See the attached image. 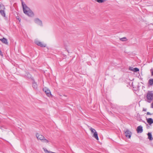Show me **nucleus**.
<instances>
[{"mask_svg":"<svg viewBox=\"0 0 153 153\" xmlns=\"http://www.w3.org/2000/svg\"><path fill=\"white\" fill-rule=\"evenodd\" d=\"M0 54L1 56H3V53L0 50Z\"/></svg>","mask_w":153,"mask_h":153,"instance_id":"nucleus-28","label":"nucleus"},{"mask_svg":"<svg viewBox=\"0 0 153 153\" xmlns=\"http://www.w3.org/2000/svg\"><path fill=\"white\" fill-rule=\"evenodd\" d=\"M147 135L148 136V139L150 140H152L153 138L152 137V135L151 133L150 132H149L147 134Z\"/></svg>","mask_w":153,"mask_h":153,"instance_id":"nucleus-13","label":"nucleus"},{"mask_svg":"<svg viewBox=\"0 0 153 153\" xmlns=\"http://www.w3.org/2000/svg\"><path fill=\"white\" fill-rule=\"evenodd\" d=\"M151 108H153V102H152V103L151 104Z\"/></svg>","mask_w":153,"mask_h":153,"instance_id":"nucleus-30","label":"nucleus"},{"mask_svg":"<svg viewBox=\"0 0 153 153\" xmlns=\"http://www.w3.org/2000/svg\"><path fill=\"white\" fill-rule=\"evenodd\" d=\"M149 83L150 85H152L153 84V79H151L149 80Z\"/></svg>","mask_w":153,"mask_h":153,"instance_id":"nucleus-15","label":"nucleus"},{"mask_svg":"<svg viewBox=\"0 0 153 153\" xmlns=\"http://www.w3.org/2000/svg\"><path fill=\"white\" fill-rule=\"evenodd\" d=\"M0 13L2 16L4 17L5 16V13L4 12V10L0 11Z\"/></svg>","mask_w":153,"mask_h":153,"instance_id":"nucleus-16","label":"nucleus"},{"mask_svg":"<svg viewBox=\"0 0 153 153\" xmlns=\"http://www.w3.org/2000/svg\"><path fill=\"white\" fill-rule=\"evenodd\" d=\"M151 74H152V75L153 76V71L152 72Z\"/></svg>","mask_w":153,"mask_h":153,"instance_id":"nucleus-32","label":"nucleus"},{"mask_svg":"<svg viewBox=\"0 0 153 153\" xmlns=\"http://www.w3.org/2000/svg\"><path fill=\"white\" fill-rule=\"evenodd\" d=\"M27 74V75H25V76L27 78H29L31 77V75L29 73H28Z\"/></svg>","mask_w":153,"mask_h":153,"instance_id":"nucleus-22","label":"nucleus"},{"mask_svg":"<svg viewBox=\"0 0 153 153\" xmlns=\"http://www.w3.org/2000/svg\"><path fill=\"white\" fill-rule=\"evenodd\" d=\"M143 127L140 126L137 127V132L138 133H140L143 131Z\"/></svg>","mask_w":153,"mask_h":153,"instance_id":"nucleus-8","label":"nucleus"},{"mask_svg":"<svg viewBox=\"0 0 153 153\" xmlns=\"http://www.w3.org/2000/svg\"><path fill=\"white\" fill-rule=\"evenodd\" d=\"M139 71V69L138 68H134L133 69V71L134 72H137Z\"/></svg>","mask_w":153,"mask_h":153,"instance_id":"nucleus-20","label":"nucleus"},{"mask_svg":"<svg viewBox=\"0 0 153 153\" xmlns=\"http://www.w3.org/2000/svg\"><path fill=\"white\" fill-rule=\"evenodd\" d=\"M36 135L38 140L42 141L43 140V139L44 138V137L41 134L37 133L36 134Z\"/></svg>","mask_w":153,"mask_h":153,"instance_id":"nucleus-6","label":"nucleus"},{"mask_svg":"<svg viewBox=\"0 0 153 153\" xmlns=\"http://www.w3.org/2000/svg\"><path fill=\"white\" fill-rule=\"evenodd\" d=\"M134 68H133V67H129V70H131V71H133V69Z\"/></svg>","mask_w":153,"mask_h":153,"instance_id":"nucleus-25","label":"nucleus"},{"mask_svg":"<svg viewBox=\"0 0 153 153\" xmlns=\"http://www.w3.org/2000/svg\"><path fill=\"white\" fill-rule=\"evenodd\" d=\"M143 111H146V109H145L144 108H143Z\"/></svg>","mask_w":153,"mask_h":153,"instance_id":"nucleus-31","label":"nucleus"},{"mask_svg":"<svg viewBox=\"0 0 153 153\" xmlns=\"http://www.w3.org/2000/svg\"><path fill=\"white\" fill-rule=\"evenodd\" d=\"M89 129L92 133H94L95 132H97L96 130L95 129L92 128L91 127H90Z\"/></svg>","mask_w":153,"mask_h":153,"instance_id":"nucleus-17","label":"nucleus"},{"mask_svg":"<svg viewBox=\"0 0 153 153\" xmlns=\"http://www.w3.org/2000/svg\"><path fill=\"white\" fill-rule=\"evenodd\" d=\"M44 149V151H45V152H48V153H50V151H48V150H47L46 149Z\"/></svg>","mask_w":153,"mask_h":153,"instance_id":"nucleus-23","label":"nucleus"},{"mask_svg":"<svg viewBox=\"0 0 153 153\" xmlns=\"http://www.w3.org/2000/svg\"><path fill=\"white\" fill-rule=\"evenodd\" d=\"M16 18L19 21V22H20L21 19L20 18L18 17V18L16 17Z\"/></svg>","mask_w":153,"mask_h":153,"instance_id":"nucleus-29","label":"nucleus"},{"mask_svg":"<svg viewBox=\"0 0 153 153\" xmlns=\"http://www.w3.org/2000/svg\"><path fill=\"white\" fill-rule=\"evenodd\" d=\"M146 99L147 101L150 102L153 99V93L152 91H149L146 95Z\"/></svg>","mask_w":153,"mask_h":153,"instance_id":"nucleus-2","label":"nucleus"},{"mask_svg":"<svg viewBox=\"0 0 153 153\" xmlns=\"http://www.w3.org/2000/svg\"><path fill=\"white\" fill-rule=\"evenodd\" d=\"M22 5L23 8L24 13L28 16L30 17H33L34 14L32 11L22 1Z\"/></svg>","mask_w":153,"mask_h":153,"instance_id":"nucleus-1","label":"nucleus"},{"mask_svg":"<svg viewBox=\"0 0 153 153\" xmlns=\"http://www.w3.org/2000/svg\"><path fill=\"white\" fill-rule=\"evenodd\" d=\"M147 122L151 125L153 123V119L152 118H146Z\"/></svg>","mask_w":153,"mask_h":153,"instance_id":"nucleus-10","label":"nucleus"},{"mask_svg":"<svg viewBox=\"0 0 153 153\" xmlns=\"http://www.w3.org/2000/svg\"><path fill=\"white\" fill-rule=\"evenodd\" d=\"M5 9V7L2 4H0V11L4 10Z\"/></svg>","mask_w":153,"mask_h":153,"instance_id":"nucleus-14","label":"nucleus"},{"mask_svg":"<svg viewBox=\"0 0 153 153\" xmlns=\"http://www.w3.org/2000/svg\"><path fill=\"white\" fill-rule=\"evenodd\" d=\"M34 22L35 23L41 26H42V21L38 18H36L34 19Z\"/></svg>","mask_w":153,"mask_h":153,"instance_id":"nucleus-7","label":"nucleus"},{"mask_svg":"<svg viewBox=\"0 0 153 153\" xmlns=\"http://www.w3.org/2000/svg\"><path fill=\"white\" fill-rule=\"evenodd\" d=\"M0 40L3 43L6 44H8L7 39L5 38H3L2 39H0Z\"/></svg>","mask_w":153,"mask_h":153,"instance_id":"nucleus-11","label":"nucleus"},{"mask_svg":"<svg viewBox=\"0 0 153 153\" xmlns=\"http://www.w3.org/2000/svg\"><path fill=\"white\" fill-rule=\"evenodd\" d=\"M35 43L37 45L39 46L42 47H45L46 46V44H44L42 42L38 41H35Z\"/></svg>","mask_w":153,"mask_h":153,"instance_id":"nucleus-5","label":"nucleus"},{"mask_svg":"<svg viewBox=\"0 0 153 153\" xmlns=\"http://www.w3.org/2000/svg\"><path fill=\"white\" fill-rule=\"evenodd\" d=\"M92 137L95 138L97 140H99L98 134L97 132H95V133H94Z\"/></svg>","mask_w":153,"mask_h":153,"instance_id":"nucleus-12","label":"nucleus"},{"mask_svg":"<svg viewBox=\"0 0 153 153\" xmlns=\"http://www.w3.org/2000/svg\"><path fill=\"white\" fill-rule=\"evenodd\" d=\"M0 54L1 56H3V53L0 50Z\"/></svg>","mask_w":153,"mask_h":153,"instance_id":"nucleus-27","label":"nucleus"},{"mask_svg":"<svg viewBox=\"0 0 153 153\" xmlns=\"http://www.w3.org/2000/svg\"><path fill=\"white\" fill-rule=\"evenodd\" d=\"M152 114H151L149 112H147L146 113V114L147 115H151Z\"/></svg>","mask_w":153,"mask_h":153,"instance_id":"nucleus-24","label":"nucleus"},{"mask_svg":"<svg viewBox=\"0 0 153 153\" xmlns=\"http://www.w3.org/2000/svg\"><path fill=\"white\" fill-rule=\"evenodd\" d=\"M43 91L45 92L47 96L48 97L51 96L52 95L50 90L47 88H45L43 89Z\"/></svg>","mask_w":153,"mask_h":153,"instance_id":"nucleus-3","label":"nucleus"},{"mask_svg":"<svg viewBox=\"0 0 153 153\" xmlns=\"http://www.w3.org/2000/svg\"><path fill=\"white\" fill-rule=\"evenodd\" d=\"M132 133L128 129H127L125 131V134L126 137L128 138H130L131 136Z\"/></svg>","mask_w":153,"mask_h":153,"instance_id":"nucleus-4","label":"nucleus"},{"mask_svg":"<svg viewBox=\"0 0 153 153\" xmlns=\"http://www.w3.org/2000/svg\"><path fill=\"white\" fill-rule=\"evenodd\" d=\"M42 141V142L45 143H48L49 142V141L48 140L45 138V137H44V138L43 139V140Z\"/></svg>","mask_w":153,"mask_h":153,"instance_id":"nucleus-19","label":"nucleus"},{"mask_svg":"<svg viewBox=\"0 0 153 153\" xmlns=\"http://www.w3.org/2000/svg\"><path fill=\"white\" fill-rule=\"evenodd\" d=\"M0 54L1 56H3V53L0 50Z\"/></svg>","mask_w":153,"mask_h":153,"instance_id":"nucleus-26","label":"nucleus"},{"mask_svg":"<svg viewBox=\"0 0 153 153\" xmlns=\"http://www.w3.org/2000/svg\"><path fill=\"white\" fill-rule=\"evenodd\" d=\"M95 1L99 3H102L105 1V0H95Z\"/></svg>","mask_w":153,"mask_h":153,"instance_id":"nucleus-21","label":"nucleus"},{"mask_svg":"<svg viewBox=\"0 0 153 153\" xmlns=\"http://www.w3.org/2000/svg\"><path fill=\"white\" fill-rule=\"evenodd\" d=\"M120 40L122 41H126L127 40V39L126 37H124L120 38Z\"/></svg>","mask_w":153,"mask_h":153,"instance_id":"nucleus-18","label":"nucleus"},{"mask_svg":"<svg viewBox=\"0 0 153 153\" xmlns=\"http://www.w3.org/2000/svg\"><path fill=\"white\" fill-rule=\"evenodd\" d=\"M32 86L33 88L35 89H36L37 88V85L36 82H35L34 79H33Z\"/></svg>","mask_w":153,"mask_h":153,"instance_id":"nucleus-9","label":"nucleus"}]
</instances>
